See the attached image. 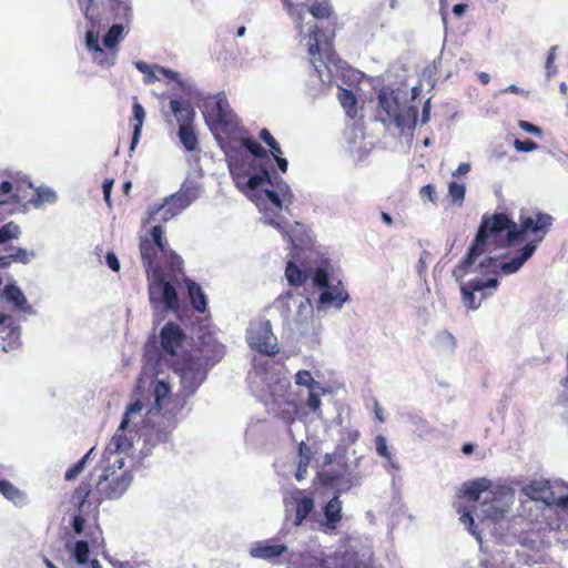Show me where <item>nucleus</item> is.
I'll return each instance as SVG.
<instances>
[{
  "mask_svg": "<svg viewBox=\"0 0 568 568\" xmlns=\"http://www.w3.org/2000/svg\"><path fill=\"white\" fill-rule=\"evenodd\" d=\"M288 408H284L278 413V417L287 425H292L297 417V406L294 403H287Z\"/></svg>",
  "mask_w": 568,
  "mask_h": 568,
  "instance_id": "obj_46",
  "label": "nucleus"
},
{
  "mask_svg": "<svg viewBox=\"0 0 568 568\" xmlns=\"http://www.w3.org/2000/svg\"><path fill=\"white\" fill-rule=\"evenodd\" d=\"M337 97H338L339 103L345 109L346 113L353 118L356 114V103H357V99H356L355 94L353 93V91L345 89V88H339Z\"/></svg>",
  "mask_w": 568,
  "mask_h": 568,
  "instance_id": "obj_27",
  "label": "nucleus"
},
{
  "mask_svg": "<svg viewBox=\"0 0 568 568\" xmlns=\"http://www.w3.org/2000/svg\"><path fill=\"white\" fill-rule=\"evenodd\" d=\"M307 6L308 12L316 20H326L331 27V38L335 36L337 28V16L335 14L334 8L329 0H308Z\"/></svg>",
  "mask_w": 568,
  "mask_h": 568,
  "instance_id": "obj_16",
  "label": "nucleus"
},
{
  "mask_svg": "<svg viewBox=\"0 0 568 568\" xmlns=\"http://www.w3.org/2000/svg\"><path fill=\"white\" fill-rule=\"evenodd\" d=\"M241 145L256 159H265L266 150L254 139L246 136L241 139Z\"/></svg>",
  "mask_w": 568,
  "mask_h": 568,
  "instance_id": "obj_32",
  "label": "nucleus"
},
{
  "mask_svg": "<svg viewBox=\"0 0 568 568\" xmlns=\"http://www.w3.org/2000/svg\"><path fill=\"white\" fill-rule=\"evenodd\" d=\"M308 466L310 465H307L305 463H300V462L297 463V467H296V471H295V478L298 481L303 480L306 477Z\"/></svg>",
  "mask_w": 568,
  "mask_h": 568,
  "instance_id": "obj_62",
  "label": "nucleus"
},
{
  "mask_svg": "<svg viewBox=\"0 0 568 568\" xmlns=\"http://www.w3.org/2000/svg\"><path fill=\"white\" fill-rule=\"evenodd\" d=\"M139 251L146 273L148 294L154 310L178 312V287L184 274V263L171 247L161 225H154L149 235L140 236Z\"/></svg>",
  "mask_w": 568,
  "mask_h": 568,
  "instance_id": "obj_2",
  "label": "nucleus"
},
{
  "mask_svg": "<svg viewBox=\"0 0 568 568\" xmlns=\"http://www.w3.org/2000/svg\"><path fill=\"white\" fill-rule=\"evenodd\" d=\"M552 221L551 215L542 212L528 215L521 211L519 223L513 221L506 213L483 215L471 245L454 268L455 276L467 274L476 260L488 252L491 244L495 247H511L523 241L529 232L535 237L517 250L509 261H505L506 256H486L479 262L477 272L486 278H473L460 286L463 302L468 310L475 311L480 306L481 301L489 295V293L484 292L486 288L496 290L498 287L499 274L510 275L523 267L534 255L538 244L545 239Z\"/></svg>",
  "mask_w": 568,
  "mask_h": 568,
  "instance_id": "obj_1",
  "label": "nucleus"
},
{
  "mask_svg": "<svg viewBox=\"0 0 568 568\" xmlns=\"http://www.w3.org/2000/svg\"><path fill=\"white\" fill-rule=\"evenodd\" d=\"M57 199V195L50 189H37L33 191L32 196L29 199V202L34 206H40L43 203H52Z\"/></svg>",
  "mask_w": 568,
  "mask_h": 568,
  "instance_id": "obj_33",
  "label": "nucleus"
},
{
  "mask_svg": "<svg viewBox=\"0 0 568 568\" xmlns=\"http://www.w3.org/2000/svg\"><path fill=\"white\" fill-rule=\"evenodd\" d=\"M113 183H114L113 179H105L102 184L103 197L109 207H112L111 191H112Z\"/></svg>",
  "mask_w": 568,
  "mask_h": 568,
  "instance_id": "obj_56",
  "label": "nucleus"
},
{
  "mask_svg": "<svg viewBox=\"0 0 568 568\" xmlns=\"http://www.w3.org/2000/svg\"><path fill=\"white\" fill-rule=\"evenodd\" d=\"M154 404L148 412L150 418L153 415H162L163 427L152 428L148 435V440L153 444L164 443L169 439L170 433L175 427V416L183 408V403L179 396H173L171 386L168 382L159 379L153 384Z\"/></svg>",
  "mask_w": 568,
  "mask_h": 568,
  "instance_id": "obj_4",
  "label": "nucleus"
},
{
  "mask_svg": "<svg viewBox=\"0 0 568 568\" xmlns=\"http://www.w3.org/2000/svg\"><path fill=\"white\" fill-rule=\"evenodd\" d=\"M298 457L300 463H305L307 465H310L311 459L313 457L312 448L304 442H301L298 444Z\"/></svg>",
  "mask_w": 568,
  "mask_h": 568,
  "instance_id": "obj_54",
  "label": "nucleus"
},
{
  "mask_svg": "<svg viewBox=\"0 0 568 568\" xmlns=\"http://www.w3.org/2000/svg\"><path fill=\"white\" fill-rule=\"evenodd\" d=\"M557 516L568 523V495L554 499L552 506Z\"/></svg>",
  "mask_w": 568,
  "mask_h": 568,
  "instance_id": "obj_43",
  "label": "nucleus"
},
{
  "mask_svg": "<svg viewBox=\"0 0 568 568\" xmlns=\"http://www.w3.org/2000/svg\"><path fill=\"white\" fill-rule=\"evenodd\" d=\"M87 480L92 483L93 473H90ZM131 481L132 475L125 467L124 458L116 455L112 464L109 463L103 468L94 483V488L92 487L93 497L99 498V506L104 499H116L125 493ZM91 485L93 486V484Z\"/></svg>",
  "mask_w": 568,
  "mask_h": 568,
  "instance_id": "obj_5",
  "label": "nucleus"
},
{
  "mask_svg": "<svg viewBox=\"0 0 568 568\" xmlns=\"http://www.w3.org/2000/svg\"><path fill=\"white\" fill-rule=\"evenodd\" d=\"M185 354L195 355L206 368L215 365L225 354V347L211 332H204L199 336V345Z\"/></svg>",
  "mask_w": 568,
  "mask_h": 568,
  "instance_id": "obj_10",
  "label": "nucleus"
},
{
  "mask_svg": "<svg viewBox=\"0 0 568 568\" xmlns=\"http://www.w3.org/2000/svg\"><path fill=\"white\" fill-rule=\"evenodd\" d=\"M283 152L282 153H277V152H273L272 155L274 158V160L276 161L277 163V166L278 169L285 173L287 171V161L282 156Z\"/></svg>",
  "mask_w": 568,
  "mask_h": 568,
  "instance_id": "obj_63",
  "label": "nucleus"
},
{
  "mask_svg": "<svg viewBox=\"0 0 568 568\" xmlns=\"http://www.w3.org/2000/svg\"><path fill=\"white\" fill-rule=\"evenodd\" d=\"M466 187L463 183L452 181L448 184V196L454 203L462 204L465 199Z\"/></svg>",
  "mask_w": 568,
  "mask_h": 568,
  "instance_id": "obj_41",
  "label": "nucleus"
},
{
  "mask_svg": "<svg viewBox=\"0 0 568 568\" xmlns=\"http://www.w3.org/2000/svg\"><path fill=\"white\" fill-rule=\"evenodd\" d=\"M321 405H322V402H321L320 396L314 392H310L308 398L306 400V406L312 412H314L318 417H322Z\"/></svg>",
  "mask_w": 568,
  "mask_h": 568,
  "instance_id": "obj_51",
  "label": "nucleus"
},
{
  "mask_svg": "<svg viewBox=\"0 0 568 568\" xmlns=\"http://www.w3.org/2000/svg\"><path fill=\"white\" fill-rule=\"evenodd\" d=\"M12 252L10 253L12 262H18L22 264H27L30 262V257L33 253H29L26 248L22 247H11Z\"/></svg>",
  "mask_w": 568,
  "mask_h": 568,
  "instance_id": "obj_49",
  "label": "nucleus"
},
{
  "mask_svg": "<svg viewBox=\"0 0 568 568\" xmlns=\"http://www.w3.org/2000/svg\"><path fill=\"white\" fill-rule=\"evenodd\" d=\"M523 493L531 500L542 501L546 506H552L555 494L549 480H531L523 488Z\"/></svg>",
  "mask_w": 568,
  "mask_h": 568,
  "instance_id": "obj_17",
  "label": "nucleus"
},
{
  "mask_svg": "<svg viewBox=\"0 0 568 568\" xmlns=\"http://www.w3.org/2000/svg\"><path fill=\"white\" fill-rule=\"evenodd\" d=\"M159 74L170 79V80H178V73L170 70V69H165L163 67H160V65H155L154 68H152V73H145L144 74V82L145 83H152L156 80L160 79Z\"/></svg>",
  "mask_w": 568,
  "mask_h": 568,
  "instance_id": "obj_38",
  "label": "nucleus"
},
{
  "mask_svg": "<svg viewBox=\"0 0 568 568\" xmlns=\"http://www.w3.org/2000/svg\"><path fill=\"white\" fill-rule=\"evenodd\" d=\"M89 544L85 540H78L74 545L73 556L78 564L84 565L89 560Z\"/></svg>",
  "mask_w": 568,
  "mask_h": 568,
  "instance_id": "obj_40",
  "label": "nucleus"
},
{
  "mask_svg": "<svg viewBox=\"0 0 568 568\" xmlns=\"http://www.w3.org/2000/svg\"><path fill=\"white\" fill-rule=\"evenodd\" d=\"M420 196L427 197L430 202L435 203L437 195L435 186L432 184H427L420 189Z\"/></svg>",
  "mask_w": 568,
  "mask_h": 568,
  "instance_id": "obj_57",
  "label": "nucleus"
},
{
  "mask_svg": "<svg viewBox=\"0 0 568 568\" xmlns=\"http://www.w3.org/2000/svg\"><path fill=\"white\" fill-rule=\"evenodd\" d=\"M260 139L270 148L271 154L273 152L282 153L277 141L267 129H262L260 131Z\"/></svg>",
  "mask_w": 568,
  "mask_h": 568,
  "instance_id": "obj_47",
  "label": "nucleus"
},
{
  "mask_svg": "<svg viewBox=\"0 0 568 568\" xmlns=\"http://www.w3.org/2000/svg\"><path fill=\"white\" fill-rule=\"evenodd\" d=\"M246 341L252 349L262 355L274 356L278 353L272 326L267 320L251 323L247 328Z\"/></svg>",
  "mask_w": 568,
  "mask_h": 568,
  "instance_id": "obj_9",
  "label": "nucleus"
},
{
  "mask_svg": "<svg viewBox=\"0 0 568 568\" xmlns=\"http://www.w3.org/2000/svg\"><path fill=\"white\" fill-rule=\"evenodd\" d=\"M374 443L377 455L392 463L393 455L388 448L386 438L383 435H377L374 439Z\"/></svg>",
  "mask_w": 568,
  "mask_h": 568,
  "instance_id": "obj_45",
  "label": "nucleus"
},
{
  "mask_svg": "<svg viewBox=\"0 0 568 568\" xmlns=\"http://www.w3.org/2000/svg\"><path fill=\"white\" fill-rule=\"evenodd\" d=\"M292 498L296 503V514L294 525L300 526L303 520L312 513L314 508V500L310 496H304L303 491L295 489L292 494Z\"/></svg>",
  "mask_w": 568,
  "mask_h": 568,
  "instance_id": "obj_22",
  "label": "nucleus"
},
{
  "mask_svg": "<svg viewBox=\"0 0 568 568\" xmlns=\"http://www.w3.org/2000/svg\"><path fill=\"white\" fill-rule=\"evenodd\" d=\"M313 283L320 288L328 287L329 280L327 271L323 267L316 268L313 275Z\"/></svg>",
  "mask_w": 568,
  "mask_h": 568,
  "instance_id": "obj_48",
  "label": "nucleus"
},
{
  "mask_svg": "<svg viewBox=\"0 0 568 568\" xmlns=\"http://www.w3.org/2000/svg\"><path fill=\"white\" fill-rule=\"evenodd\" d=\"M123 27L121 24H113L108 33L103 38V43L110 50L116 48L118 43L122 39Z\"/></svg>",
  "mask_w": 568,
  "mask_h": 568,
  "instance_id": "obj_35",
  "label": "nucleus"
},
{
  "mask_svg": "<svg viewBox=\"0 0 568 568\" xmlns=\"http://www.w3.org/2000/svg\"><path fill=\"white\" fill-rule=\"evenodd\" d=\"M457 513L460 515L459 520L467 526L468 530L479 538V532L475 529V520L474 516L471 514V509H468L467 507H463L462 505H457L456 507Z\"/></svg>",
  "mask_w": 568,
  "mask_h": 568,
  "instance_id": "obj_39",
  "label": "nucleus"
},
{
  "mask_svg": "<svg viewBox=\"0 0 568 568\" xmlns=\"http://www.w3.org/2000/svg\"><path fill=\"white\" fill-rule=\"evenodd\" d=\"M70 501L77 508L72 523L73 530L77 534H81L84 528L85 517L92 516L97 519L99 515V498L93 497L90 480H83L73 490Z\"/></svg>",
  "mask_w": 568,
  "mask_h": 568,
  "instance_id": "obj_8",
  "label": "nucleus"
},
{
  "mask_svg": "<svg viewBox=\"0 0 568 568\" xmlns=\"http://www.w3.org/2000/svg\"><path fill=\"white\" fill-rule=\"evenodd\" d=\"M111 445L114 446L115 453L129 449L131 447V444L128 442L126 437L119 433L112 437Z\"/></svg>",
  "mask_w": 568,
  "mask_h": 568,
  "instance_id": "obj_52",
  "label": "nucleus"
},
{
  "mask_svg": "<svg viewBox=\"0 0 568 568\" xmlns=\"http://www.w3.org/2000/svg\"><path fill=\"white\" fill-rule=\"evenodd\" d=\"M514 146L519 152H530L538 148V144L532 140H519L516 139L514 142Z\"/></svg>",
  "mask_w": 568,
  "mask_h": 568,
  "instance_id": "obj_55",
  "label": "nucleus"
},
{
  "mask_svg": "<svg viewBox=\"0 0 568 568\" xmlns=\"http://www.w3.org/2000/svg\"><path fill=\"white\" fill-rule=\"evenodd\" d=\"M179 138L186 151L192 152L196 150L199 140L195 134L193 124L180 125Z\"/></svg>",
  "mask_w": 568,
  "mask_h": 568,
  "instance_id": "obj_26",
  "label": "nucleus"
},
{
  "mask_svg": "<svg viewBox=\"0 0 568 568\" xmlns=\"http://www.w3.org/2000/svg\"><path fill=\"white\" fill-rule=\"evenodd\" d=\"M186 339L185 332L181 326L174 322H168L160 332L159 341L161 347V354L163 356H172L174 358L179 356V349L183 347Z\"/></svg>",
  "mask_w": 568,
  "mask_h": 568,
  "instance_id": "obj_13",
  "label": "nucleus"
},
{
  "mask_svg": "<svg viewBox=\"0 0 568 568\" xmlns=\"http://www.w3.org/2000/svg\"><path fill=\"white\" fill-rule=\"evenodd\" d=\"M87 45L89 50L92 52L97 49V45H100L98 36H95L92 31H89L87 33Z\"/></svg>",
  "mask_w": 568,
  "mask_h": 568,
  "instance_id": "obj_64",
  "label": "nucleus"
},
{
  "mask_svg": "<svg viewBox=\"0 0 568 568\" xmlns=\"http://www.w3.org/2000/svg\"><path fill=\"white\" fill-rule=\"evenodd\" d=\"M295 383L297 385L307 386L311 388L314 384V378L308 371L303 369L296 373Z\"/></svg>",
  "mask_w": 568,
  "mask_h": 568,
  "instance_id": "obj_53",
  "label": "nucleus"
},
{
  "mask_svg": "<svg viewBox=\"0 0 568 568\" xmlns=\"http://www.w3.org/2000/svg\"><path fill=\"white\" fill-rule=\"evenodd\" d=\"M324 34L323 30L317 26H313L308 34L307 53L312 58L314 64V58L320 54V40Z\"/></svg>",
  "mask_w": 568,
  "mask_h": 568,
  "instance_id": "obj_28",
  "label": "nucleus"
},
{
  "mask_svg": "<svg viewBox=\"0 0 568 568\" xmlns=\"http://www.w3.org/2000/svg\"><path fill=\"white\" fill-rule=\"evenodd\" d=\"M263 195H264L265 200H267L271 203V205L273 206V209L276 213H278L282 210V207H283L282 199L276 191L264 190Z\"/></svg>",
  "mask_w": 568,
  "mask_h": 568,
  "instance_id": "obj_50",
  "label": "nucleus"
},
{
  "mask_svg": "<svg viewBox=\"0 0 568 568\" xmlns=\"http://www.w3.org/2000/svg\"><path fill=\"white\" fill-rule=\"evenodd\" d=\"M144 406L145 404L140 398H136L134 402L130 403L125 409L119 430H124L130 423V417L141 413Z\"/></svg>",
  "mask_w": 568,
  "mask_h": 568,
  "instance_id": "obj_37",
  "label": "nucleus"
},
{
  "mask_svg": "<svg viewBox=\"0 0 568 568\" xmlns=\"http://www.w3.org/2000/svg\"><path fill=\"white\" fill-rule=\"evenodd\" d=\"M105 260H106L108 266L112 271L119 272V270H120V262H119V258L116 257V255L113 252H108L106 256H105Z\"/></svg>",
  "mask_w": 568,
  "mask_h": 568,
  "instance_id": "obj_60",
  "label": "nucleus"
},
{
  "mask_svg": "<svg viewBox=\"0 0 568 568\" xmlns=\"http://www.w3.org/2000/svg\"><path fill=\"white\" fill-rule=\"evenodd\" d=\"M21 235V229L20 226L14 223L13 221H10L2 226H0V245L7 244L8 242L12 240L19 239Z\"/></svg>",
  "mask_w": 568,
  "mask_h": 568,
  "instance_id": "obj_29",
  "label": "nucleus"
},
{
  "mask_svg": "<svg viewBox=\"0 0 568 568\" xmlns=\"http://www.w3.org/2000/svg\"><path fill=\"white\" fill-rule=\"evenodd\" d=\"M20 201L18 189L13 190V184L9 181H2L0 183V205L8 203H16Z\"/></svg>",
  "mask_w": 568,
  "mask_h": 568,
  "instance_id": "obj_30",
  "label": "nucleus"
},
{
  "mask_svg": "<svg viewBox=\"0 0 568 568\" xmlns=\"http://www.w3.org/2000/svg\"><path fill=\"white\" fill-rule=\"evenodd\" d=\"M342 501L338 496H334L324 507L325 518L331 527H335V525L342 519Z\"/></svg>",
  "mask_w": 568,
  "mask_h": 568,
  "instance_id": "obj_25",
  "label": "nucleus"
},
{
  "mask_svg": "<svg viewBox=\"0 0 568 568\" xmlns=\"http://www.w3.org/2000/svg\"><path fill=\"white\" fill-rule=\"evenodd\" d=\"M133 134L130 150L133 151L140 140L142 125L145 119V111L141 103L134 101L132 104Z\"/></svg>",
  "mask_w": 568,
  "mask_h": 568,
  "instance_id": "obj_23",
  "label": "nucleus"
},
{
  "mask_svg": "<svg viewBox=\"0 0 568 568\" xmlns=\"http://www.w3.org/2000/svg\"><path fill=\"white\" fill-rule=\"evenodd\" d=\"M171 367L180 376V392L184 398L193 395L206 378L207 368L192 354L172 358Z\"/></svg>",
  "mask_w": 568,
  "mask_h": 568,
  "instance_id": "obj_7",
  "label": "nucleus"
},
{
  "mask_svg": "<svg viewBox=\"0 0 568 568\" xmlns=\"http://www.w3.org/2000/svg\"><path fill=\"white\" fill-rule=\"evenodd\" d=\"M248 552L252 558L273 561L287 552V546L277 544L273 538H270L252 544Z\"/></svg>",
  "mask_w": 568,
  "mask_h": 568,
  "instance_id": "obj_14",
  "label": "nucleus"
},
{
  "mask_svg": "<svg viewBox=\"0 0 568 568\" xmlns=\"http://www.w3.org/2000/svg\"><path fill=\"white\" fill-rule=\"evenodd\" d=\"M183 282L187 287L189 298L193 308L199 313L206 312L207 300L200 284L186 276L183 278Z\"/></svg>",
  "mask_w": 568,
  "mask_h": 568,
  "instance_id": "obj_21",
  "label": "nucleus"
},
{
  "mask_svg": "<svg viewBox=\"0 0 568 568\" xmlns=\"http://www.w3.org/2000/svg\"><path fill=\"white\" fill-rule=\"evenodd\" d=\"M115 51L106 52L100 45L93 51V61L101 67H111L115 61Z\"/></svg>",
  "mask_w": 568,
  "mask_h": 568,
  "instance_id": "obj_36",
  "label": "nucleus"
},
{
  "mask_svg": "<svg viewBox=\"0 0 568 568\" xmlns=\"http://www.w3.org/2000/svg\"><path fill=\"white\" fill-rule=\"evenodd\" d=\"M0 494L13 503L21 498V493L19 489L6 479H0Z\"/></svg>",
  "mask_w": 568,
  "mask_h": 568,
  "instance_id": "obj_42",
  "label": "nucleus"
},
{
  "mask_svg": "<svg viewBox=\"0 0 568 568\" xmlns=\"http://www.w3.org/2000/svg\"><path fill=\"white\" fill-rule=\"evenodd\" d=\"M226 156L230 173L234 180L235 185L240 190L244 191L247 189L250 191H255L264 183H268L276 189L275 191L280 196L283 197L284 201H288L290 203L292 202L293 194L290 190V186L283 181L282 178H275L273 181L268 170L265 166H261L258 173H253L255 170L254 160H251L240 151L227 153Z\"/></svg>",
  "mask_w": 568,
  "mask_h": 568,
  "instance_id": "obj_3",
  "label": "nucleus"
},
{
  "mask_svg": "<svg viewBox=\"0 0 568 568\" xmlns=\"http://www.w3.org/2000/svg\"><path fill=\"white\" fill-rule=\"evenodd\" d=\"M518 125L520 129H523L525 132H528V133H534L537 135H541V133H542L540 128L534 125L532 123L524 121V120L519 121Z\"/></svg>",
  "mask_w": 568,
  "mask_h": 568,
  "instance_id": "obj_58",
  "label": "nucleus"
},
{
  "mask_svg": "<svg viewBox=\"0 0 568 568\" xmlns=\"http://www.w3.org/2000/svg\"><path fill=\"white\" fill-rule=\"evenodd\" d=\"M377 100V115L383 123H393L402 132L406 129L414 131L418 116V109L415 105L402 108L399 98L394 91L382 90Z\"/></svg>",
  "mask_w": 568,
  "mask_h": 568,
  "instance_id": "obj_6",
  "label": "nucleus"
},
{
  "mask_svg": "<svg viewBox=\"0 0 568 568\" xmlns=\"http://www.w3.org/2000/svg\"><path fill=\"white\" fill-rule=\"evenodd\" d=\"M349 298L347 291L341 281L336 285H328L318 297V306H334L341 310L343 304Z\"/></svg>",
  "mask_w": 568,
  "mask_h": 568,
  "instance_id": "obj_18",
  "label": "nucleus"
},
{
  "mask_svg": "<svg viewBox=\"0 0 568 568\" xmlns=\"http://www.w3.org/2000/svg\"><path fill=\"white\" fill-rule=\"evenodd\" d=\"M4 295L8 301L13 303L19 308H23V306L27 304L24 294L18 286L13 284H9L4 287Z\"/></svg>",
  "mask_w": 568,
  "mask_h": 568,
  "instance_id": "obj_31",
  "label": "nucleus"
},
{
  "mask_svg": "<svg viewBox=\"0 0 568 568\" xmlns=\"http://www.w3.org/2000/svg\"><path fill=\"white\" fill-rule=\"evenodd\" d=\"M318 477L324 485H333L338 479V476L327 471L318 473Z\"/></svg>",
  "mask_w": 568,
  "mask_h": 568,
  "instance_id": "obj_61",
  "label": "nucleus"
},
{
  "mask_svg": "<svg viewBox=\"0 0 568 568\" xmlns=\"http://www.w3.org/2000/svg\"><path fill=\"white\" fill-rule=\"evenodd\" d=\"M490 498H485L480 504V514H476L480 519H488L497 523L505 517L507 509L501 501V493L489 491Z\"/></svg>",
  "mask_w": 568,
  "mask_h": 568,
  "instance_id": "obj_15",
  "label": "nucleus"
},
{
  "mask_svg": "<svg viewBox=\"0 0 568 568\" xmlns=\"http://www.w3.org/2000/svg\"><path fill=\"white\" fill-rule=\"evenodd\" d=\"M285 277L290 285L298 287L307 281L308 274L294 262L288 261L285 268Z\"/></svg>",
  "mask_w": 568,
  "mask_h": 568,
  "instance_id": "obj_24",
  "label": "nucleus"
},
{
  "mask_svg": "<svg viewBox=\"0 0 568 568\" xmlns=\"http://www.w3.org/2000/svg\"><path fill=\"white\" fill-rule=\"evenodd\" d=\"M491 481L487 478H478L467 481L463 485L462 497L466 498L476 508V503L480 499L483 493H489Z\"/></svg>",
  "mask_w": 568,
  "mask_h": 568,
  "instance_id": "obj_19",
  "label": "nucleus"
},
{
  "mask_svg": "<svg viewBox=\"0 0 568 568\" xmlns=\"http://www.w3.org/2000/svg\"><path fill=\"white\" fill-rule=\"evenodd\" d=\"M282 2L287 13L297 20L300 29H302L303 11L301 8L304 6V3L298 4L293 0H282Z\"/></svg>",
  "mask_w": 568,
  "mask_h": 568,
  "instance_id": "obj_44",
  "label": "nucleus"
},
{
  "mask_svg": "<svg viewBox=\"0 0 568 568\" xmlns=\"http://www.w3.org/2000/svg\"><path fill=\"white\" fill-rule=\"evenodd\" d=\"M194 199L195 192L193 189L173 194L164 203L151 209L150 217L159 216L160 221H169L187 207Z\"/></svg>",
  "mask_w": 568,
  "mask_h": 568,
  "instance_id": "obj_11",
  "label": "nucleus"
},
{
  "mask_svg": "<svg viewBox=\"0 0 568 568\" xmlns=\"http://www.w3.org/2000/svg\"><path fill=\"white\" fill-rule=\"evenodd\" d=\"M204 118L212 130H221L224 133L232 132L237 124L235 114L223 100L215 101L204 113Z\"/></svg>",
  "mask_w": 568,
  "mask_h": 568,
  "instance_id": "obj_12",
  "label": "nucleus"
},
{
  "mask_svg": "<svg viewBox=\"0 0 568 568\" xmlns=\"http://www.w3.org/2000/svg\"><path fill=\"white\" fill-rule=\"evenodd\" d=\"M555 51H556V47H552L549 50L548 57H547V60H546V69H547V73H548L549 77L552 75L556 72V69L554 67Z\"/></svg>",
  "mask_w": 568,
  "mask_h": 568,
  "instance_id": "obj_59",
  "label": "nucleus"
},
{
  "mask_svg": "<svg viewBox=\"0 0 568 568\" xmlns=\"http://www.w3.org/2000/svg\"><path fill=\"white\" fill-rule=\"evenodd\" d=\"M171 112L174 114L179 126L185 124H193L195 118V111L189 101H182L180 99H172L170 101Z\"/></svg>",
  "mask_w": 568,
  "mask_h": 568,
  "instance_id": "obj_20",
  "label": "nucleus"
},
{
  "mask_svg": "<svg viewBox=\"0 0 568 568\" xmlns=\"http://www.w3.org/2000/svg\"><path fill=\"white\" fill-rule=\"evenodd\" d=\"M94 448H91L80 460L70 466L65 474L64 479L67 481L74 480L83 470Z\"/></svg>",
  "mask_w": 568,
  "mask_h": 568,
  "instance_id": "obj_34",
  "label": "nucleus"
}]
</instances>
